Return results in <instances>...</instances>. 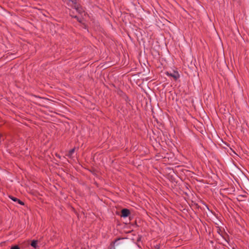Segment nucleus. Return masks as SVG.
<instances>
[{"label": "nucleus", "mask_w": 249, "mask_h": 249, "mask_svg": "<svg viewBox=\"0 0 249 249\" xmlns=\"http://www.w3.org/2000/svg\"><path fill=\"white\" fill-rule=\"evenodd\" d=\"M166 74L173 77L175 80H177L179 77V73L176 71H174L172 73L167 71Z\"/></svg>", "instance_id": "1"}, {"label": "nucleus", "mask_w": 249, "mask_h": 249, "mask_svg": "<svg viewBox=\"0 0 249 249\" xmlns=\"http://www.w3.org/2000/svg\"><path fill=\"white\" fill-rule=\"evenodd\" d=\"M130 214V211L127 209H123L121 211V216L124 217H127Z\"/></svg>", "instance_id": "2"}, {"label": "nucleus", "mask_w": 249, "mask_h": 249, "mask_svg": "<svg viewBox=\"0 0 249 249\" xmlns=\"http://www.w3.org/2000/svg\"><path fill=\"white\" fill-rule=\"evenodd\" d=\"M42 244L38 240H32V247L35 249H38Z\"/></svg>", "instance_id": "3"}, {"label": "nucleus", "mask_w": 249, "mask_h": 249, "mask_svg": "<svg viewBox=\"0 0 249 249\" xmlns=\"http://www.w3.org/2000/svg\"><path fill=\"white\" fill-rule=\"evenodd\" d=\"M9 197L12 199L13 201H15V202H18V204H20L21 205H23L24 203L22 201H21V200H20L19 199H18V198L15 197H14L12 196H9Z\"/></svg>", "instance_id": "4"}, {"label": "nucleus", "mask_w": 249, "mask_h": 249, "mask_svg": "<svg viewBox=\"0 0 249 249\" xmlns=\"http://www.w3.org/2000/svg\"><path fill=\"white\" fill-rule=\"evenodd\" d=\"M75 151V148H73L70 150L69 152V153L67 154V156L69 158H71L72 154L74 153Z\"/></svg>", "instance_id": "5"}, {"label": "nucleus", "mask_w": 249, "mask_h": 249, "mask_svg": "<svg viewBox=\"0 0 249 249\" xmlns=\"http://www.w3.org/2000/svg\"><path fill=\"white\" fill-rule=\"evenodd\" d=\"M71 16L73 17L74 18H76L77 20V21H78L79 22H82V18L81 17H79L77 16H72L71 15Z\"/></svg>", "instance_id": "6"}, {"label": "nucleus", "mask_w": 249, "mask_h": 249, "mask_svg": "<svg viewBox=\"0 0 249 249\" xmlns=\"http://www.w3.org/2000/svg\"><path fill=\"white\" fill-rule=\"evenodd\" d=\"M11 249H20V248L18 245H14L11 246Z\"/></svg>", "instance_id": "7"}, {"label": "nucleus", "mask_w": 249, "mask_h": 249, "mask_svg": "<svg viewBox=\"0 0 249 249\" xmlns=\"http://www.w3.org/2000/svg\"><path fill=\"white\" fill-rule=\"evenodd\" d=\"M70 2H71L73 4L76 5L77 4V0H69Z\"/></svg>", "instance_id": "8"}, {"label": "nucleus", "mask_w": 249, "mask_h": 249, "mask_svg": "<svg viewBox=\"0 0 249 249\" xmlns=\"http://www.w3.org/2000/svg\"><path fill=\"white\" fill-rule=\"evenodd\" d=\"M119 240H120V239H119H119H116V240H115L114 241V242H113V244L115 245V244H116V243L118 242V241Z\"/></svg>", "instance_id": "9"}, {"label": "nucleus", "mask_w": 249, "mask_h": 249, "mask_svg": "<svg viewBox=\"0 0 249 249\" xmlns=\"http://www.w3.org/2000/svg\"><path fill=\"white\" fill-rule=\"evenodd\" d=\"M37 9L35 7H32V13L35 12V11H36Z\"/></svg>", "instance_id": "10"}, {"label": "nucleus", "mask_w": 249, "mask_h": 249, "mask_svg": "<svg viewBox=\"0 0 249 249\" xmlns=\"http://www.w3.org/2000/svg\"><path fill=\"white\" fill-rule=\"evenodd\" d=\"M56 156L57 158H59V159H60V158H61L60 156L59 155H58V154H56Z\"/></svg>", "instance_id": "11"}, {"label": "nucleus", "mask_w": 249, "mask_h": 249, "mask_svg": "<svg viewBox=\"0 0 249 249\" xmlns=\"http://www.w3.org/2000/svg\"><path fill=\"white\" fill-rule=\"evenodd\" d=\"M233 1H235V0H233Z\"/></svg>", "instance_id": "12"}]
</instances>
